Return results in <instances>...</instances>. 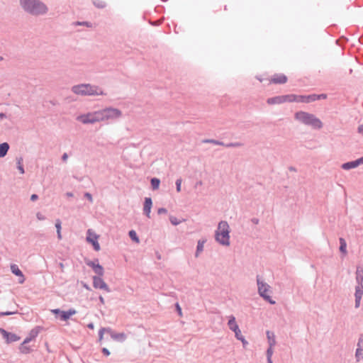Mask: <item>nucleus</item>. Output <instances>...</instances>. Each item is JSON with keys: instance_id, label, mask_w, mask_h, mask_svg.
Segmentation results:
<instances>
[{"instance_id": "4", "label": "nucleus", "mask_w": 363, "mask_h": 363, "mask_svg": "<svg viewBox=\"0 0 363 363\" xmlns=\"http://www.w3.org/2000/svg\"><path fill=\"white\" fill-rule=\"evenodd\" d=\"M22 8L33 15L45 13L47 11L46 6L42 1H21Z\"/></svg>"}, {"instance_id": "25", "label": "nucleus", "mask_w": 363, "mask_h": 363, "mask_svg": "<svg viewBox=\"0 0 363 363\" xmlns=\"http://www.w3.org/2000/svg\"><path fill=\"white\" fill-rule=\"evenodd\" d=\"M9 149V145L7 143L0 144V157H4Z\"/></svg>"}, {"instance_id": "35", "label": "nucleus", "mask_w": 363, "mask_h": 363, "mask_svg": "<svg viewBox=\"0 0 363 363\" xmlns=\"http://www.w3.org/2000/svg\"><path fill=\"white\" fill-rule=\"evenodd\" d=\"M169 220H170L171 223L174 225L180 223V221L178 220V219L176 217L170 216Z\"/></svg>"}, {"instance_id": "1", "label": "nucleus", "mask_w": 363, "mask_h": 363, "mask_svg": "<svg viewBox=\"0 0 363 363\" xmlns=\"http://www.w3.org/2000/svg\"><path fill=\"white\" fill-rule=\"evenodd\" d=\"M72 91L76 94L85 95V96H100L105 95L104 91L96 86H92L89 84H82L74 86L72 89Z\"/></svg>"}, {"instance_id": "11", "label": "nucleus", "mask_w": 363, "mask_h": 363, "mask_svg": "<svg viewBox=\"0 0 363 363\" xmlns=\"http://www.w3.org/2000/svg\"><path fill=\"white\" fill-rule=\"evenodd\" d=\"M93 286L95 289H99L104 290L106 292H110V288L106 284L103 279L99 277H93Z\"/></svg>"}, {"instance_id": "3", "label": "nucleus", "mask_w": 363, "mask_h": 363, "mask_svg": "<svg viewBox=\"0 0 363 363\" xmlns=\"http://www.w3.org/2000/svg\"><path fill=\"white\" fill-rule=\"evenodd\" d=\"M295 118L306 125H311L314 128L319 129L323 125L322 122L314 115L304 111L297 112L295 114Z\"/></svg>"}, {"instance_id": "26", "label": "nucleus", "mask_w": 363, "mask_h": 363, "mask_svg": "<svg viewBox=\"0 0 363 363\" xmlns=\"http://www.w3.org/2000/svg\"><path fill=\"white\" fill-rule=\"evenodd\" d=\"M267 336L269 345L271 346V347H273L276 344L274 334L270 331H267Z\"/></svg>"}, {"instance_id": "29", "label": "nucleus", "mask_w": 363, "mask_h": 363, "mask_svg": "<svg viewBox=\"0 0 363 363\" xmlns=\"http://www.w3.org/2000/svg\"><path fill=\"white\" fill-rule=\"evenodd\" d=\"M340 250L342 252L345 254L347 252V251H346L347 245H346L345 240L343 238H340Z\"/></svg>"}, {"instance_id": "7", "label": "nucleus", "mask_w": 363, "mask_h": 363, "mask_svg": "<svg viewBox=\"0 0 363 363\" xmlns=\"http://www.w3.org/2000/svg\"><path fill=\"white\" fill-rule=\"evenodd\" d=\"M104 333L109 334L112 339L117 340V341H120V342L125 340V339L126 337L125 334L123 333H115L113 330H112L109 328H101L99 333V339L100 342L103 340Z\"/></svg>"}, {"instance_id": "12", "label": "nucleus", "mask_w": 363, "mask_h": 363, "mask_svg": "<svg viewBox=\"0 0 363 363\" xmlns=\"http://www.w3.org/2000/svg\"><path fill=\"white\" fill-rule=\"evenodd\" d=\"M0 333L6 339L7 343L16 342L20 340V337L17 336L16 334L8 333L2 328H0Z\"/></svg>"}, {"instance_id": "18", "label": "nucleus", "mask_w": 363, "mask_h": 363, "mask_svg": "<svg viewBox=\"0 0 363 363\" xmlns=\"http://www.w3.org/2000/svg\"><path fill=\"white\" fill-rule=\"evenodd\" d=\"M363 295V285H359L356 287L355 291V306L358 308L360 304V301Z\"/></svg>"}, {"instance_id": "34", "label": "nucleus", "mask_w": 363, "mask_h": 363, "mask_svg": "<svg viewBox=\"0 0 363 363\" xmlns=\"http://www.w3.org/2000/svg\"><path fill=\"white\" fill-rule=\"evenodd\" d=\"M202 250H203V242L201 241H199L196 255L198 256L199 254L201 253Z\"/></svg>"}, {"instance_id": "15", "label": "nucleus", "mask_w": 363, "mask_h": 363, "mask_svg": "<svg viewBox=\"0 0 363 363\" xmlns=\"http://www.w3.org/2000/svg\"><path fill=\"white\" fill-rule=\"evenodd\" d=\"M287 82V77L282 74H276L272 77L269 79V82L272 84H284Z\"/></svg>"}, {"instance_id": "52", "label": "nucleus", "mask_w": 363, "mask_h": 363, "mask_svg": "<svg viewBox=\"0 0 363 363\" xmlns=\"http://www.w3.org/2000/svg\"><path fill=\"white\" fill-rule=\"evenodd\" d=\"M88 327H89V328H91V329H93V328H94V325H93L92 323H89V324L88 325Z\"/></svg>"}, {"instance_id": "55", "label": "nucleus", "mask_w": 363, "mask_h": 363, "mask_svg": "<svg viewBox=\"0 0 363 363\" xmlns=\"http://www.w3.org/2000/svg\"><path fill=\"white\" fill-rule=\"evenodd\" d=\"M3 60V57H0V61Z\"/></svg>"}, {"instance_id": "41", "label": "nucleus", "mask_w": 363, "mask_h": 363, "mask_svg": "<svg viewBox=\"0 0 363 363\" xmlns=\"http://www.w3.org/2000/svg\"><path fill=\"white\" fill-rule=\"evenodd\" d=\"M102 352L106 355V356H108L110 354V352L108 351V349L106 348H103L102 349Z\"/></svg>"}, {"instance_id": "45", "label": "nucleus", "mask_w": 363, "mask_h": 363, "mask_svg": "<svg viewBox=\"0 0 363 363\" xmlns=\"http://www.w3.org/2000/svg\"><path fill=\"white\" fill-rule=\"evenodd\" d=\"M358 132H359L360 134L363 135V125H359V126L358 127Z\"/></svg>"}, {"instance_id": "37", "label": "nucleus", "mask_w": 363, "mask_h": 363, "mask_svg": "<svg viewBox=\"0 0 363 363\" xmlns=\"http://www.w3.org/2000/svg\"><path fill=\"white\" fill-rule=\"evenodd\" d=\"M267 357H272L273 354V347H271L270 345L267 351Z\"/></svg>"}, {"instance_id": "48", "label": "nucleus", "mask_w": 363, "mask_h": 363, "mask_svg": "<svg viewBox=\"0 0 363 363\" xmlns=\"http://www.w3.org/2000/svg\"><path fill=\"white\" fill-rule=\"evenodd\" d=\"M37 217L39 220H43L44 219L43 216L40 214V213H38L37 214Z\"/></svg>"}, {"instance_id": "49", "label": "nucleus", "mask_w": 363, "mask_h": 363, "mask_svg": "<svg viewBox=\"0 0 363 363\" xmlns=\"http://www.w3.org/2000/svg\"><path fill=\"white\" fill-rule=\"evenodd\" d=\"M86 25L87 26H89L88 23H79V22H77L76 23V25Z\"/></svg>"}, {"instance_id": "36", "label": "nucleus", "mask_w": 363, "mask_h": 363, "mask_svg": "<svg viewBox=\"0 0 363 363\" xmlns=\"http://www.w3.org/2000/svg\"><path fill=\"white\" fill-rule=\"evenodd\" d=\"M176 185H177V192H180L181 191V186H182V179H178L177 180Z\"/></svg>"}, {"instance_id": "43", "label": "nucleus", "mask_w": 363, "mask_h": 363, "mask_svg": "<svg viewBox=\"0 0 363 363\" xmlns=\"http://www.w3.org/2000/svg\"><path fill=\"white\" fill-rule=\"evenodd\" d=\"M51 312L55 313V314H60V312H62L60 309H52L51 310Z\"/></svg>"}, {"instance_id": "5", "label": "nucleus", "mask_w": 363, "mask_h": 363, "mask_svg": "<svg viewBox=\"0 0 363 363\" xmlns=\"http://www.w3.org/2000/svg\"><path fill=\"white\" fill-rule=\"evenodd\" d=\"M100 115L99 111H97L79 116L77 119L84 124L94 123L101 121Z\"/></svg>"}, {"instance_id": "27", "label": "nucleus", "mask_w": 363, "mask_h": 363, "mask_svg": "<svg viewBox=\"0 0 363 363\" xmlns=\"http://www.w3.org/2000/svg\"><path fill=\"white\" fill-rule=\"evenodd\" d=\"M235 332V337H237V339L240 340V341H242V342L245 345L247 344V341L245 340L244 337L241 334V331L238 328L237 329Z\"/></svg>"}, {"instance_id": "16", "label": "nucleus", "mask_w": 363, "mask_h": 363, "mask_svg": "<svg viewBox=\"0 0 363 363\" xmlns=\"http://www.w3.org/2000/svg\"><path fill=\"white\" fill-rule=\"evenodd\" d=\"M11 270L13 274H14L16 276L19 277L18 282L20 284H23L25 281V277L23 274L22 272L19 269L18 267L16 264H11Z\"/></svg>"}, {"instance_id": "2", "label": "nucleus", "mask_w": 363, "mask_h": 363, "mask_svg": "<svg viewBox=\"0 0 363 363\" xmlns=\"http://www.w3.org/2000/svg\"><path fill=\"white\" fill-rule=\"evenodd\" d=\"M230 226L225 221L219 223L216 233V240L224 246L230 245Z\"/></svg>"}, {"instance_id": "42", "label": "nucleus", "mask_w": 363, "mask_h": 363, "mask_svg": "<svg viewBox=\"0 0 363 363\" xmlns=\"http://www.w3.org/2000/svg\"><path fill=\"white\" fill-rule=\"evenodd\" d=\"M13 313H15L14 312H2V313H0V316L1 315H11Z\"/></svg>"}, {"instance_id": "8", "label": "nucleus", "mask_w": 363, "mask_h": 363, "mask_svg": "<svg viewBox=\"0 0 363 363\" xmlns=\"http://www.w3.org/2000/svg\"><path fill=\"white\" fill-rule=\"evenodd\" d=\"M257 284L259 295L271 304H274L275 301H273L271 298V296L269 295V293L271 292L270 286L264 283L261 282L259 277H257Z\"/></svg>"}, {"instance_id": "19", "label": "nucleus", "mask_w": 363, "mask_h": 363, "mask_svg": "<svg viewBox=\"0 0 363 363\" xmlns=\"http://www.w3.org/2000/svg\"><path fill=\"white\" fill-rule=\"evenodd\" d=\"M152 206V199L150 198H145L144 203V213L145 214L150 218V211Z\"/></svg>"}, {"instance_id": "14", "label": "nucleus", "mask_w": 363, "mask_h": 363, "mask_svg": "<svg viewBox=\"0 0 363 363\" xmlns=\"http://www.w3.org/2000/svg\"><path fill=\"white\" fill-rule=\"evenodd\" d=\"M325 97H326V96L324 94H320V95L312 94V95H308V96H301L300 101L302 103H310L311 101H314L318 99H325Z\"/></svg>"}, {"instance_id": "46", "label": "nucleus", "mask_w": 363, "mask_h": 363, "mask_svg": "<svg viewBox=\"0 0 363 363\" xmlns=\"http://www.w3.org/2000/svg\"><path fill=\"white\" fill-rule=\"evenodd\" d=\"M99 301L101 302V304H104L105 303V301H104V298L103 296H99Z\"/></svg>"}, {"instance_id": "22", "label": "nucleus", "mask_w": 363, "mask_h": 363, "mask_svg": "<svg viewBox=\"0 0 363 363\" xmlns=\"http://www.w3.org/2000/svg\"><path fill=\"white\" fill-rule=\"evenodd\" d=\"M356 279L359 285H363V268L361 267L357 268Z\"/></svg>"}, {"instance_id": "6", "label": "nucleus", "mask_w": 363, "mask_h": 363, "mask_svg": "<svg viewBox=\"0 0 363 363\" xmlns=\"http://www.w3.org/2000/svg\"><path fill=\"white\" fill-rule=\"evenodd\" d=\"M101 121L117 118L121 116V111L117 108H107L99 111Z\"/></svg>"}, {"instance_id": "54", "label": "nucleus", "mask_w": 363, "mask_h": 363, "mask_svg": "<svg viewBox=\"0 0 363 363\" xmlns=\"http://www.w3.org/2000/svg\"><path fill=\"white\" fill-rule=\"evenodd\" d=\"M67 196L69 197L73 196V194L72 193H67Z\"/></svg>"}, {"instance_id": "21", "label": "nucleus", "mask_w": 363, "mask_h": 363, "mask_svg": "<svg viewBox=\"0 0 363 363\" xmlns=\"http://www.w3.org/2000/svg\"><path fill=\"white\" fill-rule=\"evenodd\" d=\"M284 102H301V95H295V94H289L283 96Z\"/></svg>"}, {"instance_id": "32", "label": "nucleus", "mask_w": 363, "mask_h": 363, "mask_svg": "<svg viewBox=\"0 0 363 363\" xmlns=\"http://www.w3.org/2000/svg\"><path fill=\"white\" fill-rule=\"evenodd\" d=\"M355 355H356V357L357 359V361H359L362 357L363 350L361 349V348H357V350H356Z\"/></svg>"}, {"instance_id": "17", "label": "nucleus", "mask_w": 363, "mask_h": 363, "mask_svg": "<svg viewBox=\"0 0 363 363\" xmlns=\"http://www.w3.org/2000/svg\"><path fill=\"white\" fill-rule=\"evenodd\" d=\"M86 264L91 267L96 274H97L99 276H103L104 268L99 264L95 263L94 262L92 261H89L86 262Z\"/></svg>"}, {"instance_id": "28", "label": "nucleus", "mask_w": 363, "mask_h": 363, "mask_svg": "<svg viewBox=\"0 0 363 363\" xmlns=\"http://www.w3.org/2000/svg\"><path fill=\"white\" fill-rule=\"evenodd\" d=\"M55 227L57 228V238L59 240L62 239V234H61V221L57 219L55 223Z\"/></svg>"}, {"instance_id": "50", "label": "nucleus", "mask_w": 363, "mask_h": 363, "mask_svg": "<svg viewBox=\"0 0 363 363\" xmlns=\"http://www.w3.org/2000/svg\"><path fill=\"white\" fill-rule=\"evenodd\" d=\"M268 363H272V357H267Z\"/></svg>"}, {"instance_id": "20", "label": "nucleus", "mask_w": 363, "mask_h": 363, "mask_svg": "<svg viewBox=\"0 0 363 363\" xmlns=\"http://www.w3.org/2000/svg\"><path fill=\"white\" fill-rule=\"evenodd\" d=\"M77 311L74 309H69L67 311H62L60 312V319L62 320H68L72 315H74Z\"/></svg>"}, {"instance_id": "13", "label": "nucleus", "mask_w": 363, "mask_h": 363, "mask_svg": "<svg viewBox=\"0 0 363 363\" xmlns=\"http://www.w3.org/2000/svg\"><path fill=\"white\" fill-rule=\"evenodd\" d=\"M363 164V157H361L357 160L348 162L342 164V168L345 170H349L350 169H354L357 167L359 165Z\"/></svg>"}, {"instance_id": "51", "label": "nucleus", "mask_w": 363, "mask_h": 363, "mask_svg": "<svg viewBox=\"0 0 363 363\" xmlns=\"http://www.w3.org/2000/svg\"><path fill=\"white\" fill-rule=\"evenodd\" d=\"M60 267L62 271L64 270V264L62 263H60Z\"/></svg>"}, {"instance_id": "44", "label": "nucleus", "mask_w": 363, "mask_h": 363, "mask_svg": "<svg viewBox=\"0 0 363 363\" xmlns=\"http://www.w3.org/2000/svg\"><path fill=\"white\" fill-rule=\"evenodd\" d=\"M37 199H38V196L36 194L31 195V196H30L31 201H35Z\"/></svg>"}, {"instance_id": "24", "label": "nucleus", "mask_w": 363, "mask_h": 363, "mask_svg": "<svg viewBox=\"0 0 363 363\" xmlns=\"http://www.w3.org/2000/svg\"><path fill=\"white\" fill-rule=\"evenodd\" d=\"M267 103L269 104H282V103H284V99L283 96H279L269 99L267 100Z\"/></svg>"}, {"instance_id": "33", "label": "nucleus", "mask_w": 363, "mask_h": 363, "mask_svg": "<svg viewBox=\"0 0 363 363\" xmlns=\"http://www.w3.org/2000/svg\"><path fill=\"white\" fill-rule=\"evenodd\" d=\"M22 162H23V159L22 158H19L18 160V168L21 174H23L24 173V169H23V167L22 166Z\"/></svg>"}, {"instance_id": "47", "label": "nucleus", "mask_w": 363, "mask_h": 363, "mask_svg": "<svg viewBox=\"0 0 363 363\" xmlns=\"http://www.w3.org/2000/svg\"><path fill=\"white\" fill-rule=\"evenodd\" d=\"M67 157H68V155H67V153H65V154L62 155V160H63L64 161H66V160H67Z\"/></svg>"}, {"instance_id": "30", "label": "nucleus", "mask_w": 363, "mask_h": 363, "mask_svg": "<svg viewBox=\"0 0 363 363\" xmlns=\"http://www.w3.org/2000/svg\"><path fill=\"white\" fill-rule=\"evenodd\" d=\"M129 236L130 238L133 240L135 241V242L138 243L139 242V238L137 236V234L135 233V230H130L129 232Z\"/></svg>"}, {"instance_id": "39", "label": "nucleus", "mask_w": 363, "mask_h": 363, "mask_svg": "<svg viewBox=\"0 0 363 363\" xmlns=\"http://www.w3.org/2000/svg\"><path fill=\"white\" fill-rule=\"evenodd\" d=\"M84 196L90 201H93L92 196L89 193H85Z\"/></svg>"}, {"instance_id": "40", "label": "nucleus", "mask_w": 363, "mask_h": 363, "mask_svg": "<svg viewBox=\"0 0 363 363\" xmlns=\"http://www.w3.org/2000/svg\"><path fill=\"white\" fill-rule=\"evenodd\" d=\"M167 212V209H165L164 208H160L157 211L158 214L166 213Z\"/></svg>"}, {"instance_id": "10", "label": "nucleus", "mask_w": 363, "mask_h": 363, "mask_svg": "<svg viewBox=\"0 0 363 363\" xmlns=\"http://www.w3.org/2000/svg\"><path fill=\"white\" fill-rule=\"evenodd\" d=\"M38 331L35 330H33L30 332L29 337H26L24 340V341L23 342V343L21 345V346L19 347L21 352H22L23 354H27V353L30 352V349L28 347H27L26 345L27 343H28L29 342H30L32 340H33L38 335Z\"/></svg>"}, {"instance_id": "23", "label": "nucleus", "mask_w": 363, "mask_h": 363, "mask_svg": "<svg viewBox=\"0 0 363 363\" xmlns=\"http://www.w3.org/2000/svg\"><path fill=\"white\" fill-rule=\"evenodd\" d=\"M228 327L230 330L233 331H235L237 329L239 328L236 321L235 318L233 315H230L229 317L228 323Z\"/></svg>"}, {"instance_id": "9", "label": "nucleus", "mask_w": 363, "mask_h": 363, "mask_svg": "<svg viewBox=\"0 0 363 363\" xmlns=\"http://www.w3.org/2000/svg\"><path fill=\"white\" fill-rule=\"evenodd\" d=\"M99 238V235H98L93 230L89 229L87 230L86 241L93 245L94 249L96 251H99L101 249L100 245L98 242Z\"/></svg>"}, {"instance_id": "53", "label": "nucleus", "mask_w": 363, "mask_h": 363, "mask_svg": "<svg viewBox=\"0 0 363 363\" xmlns=\"http://www.w3.org/2000/svg\"><path fill=\"white\" fill-rule=\"evenodd\" d=\"M6 117V115L4 113H0V118H4Z\"/></svg>"}, {"instance_id": "31", "label": "nucleus", "mask_w": 363, "mask_h": 363, "mask_svg": "<svg viewBox=\"0 0 363 363\" xmlns=\"http://www.w3.org/2000/svg\"><path fill=\"white\" fill-rule=\"evenodd\" d=\"M160 180L157 178H153L151 180V185L154 189H157L160 186Z\"/></svg>"}, {"instance_id": "38", "label": "nucleus", "mask_w": 363, "mask_h": 363, "mask_svg": "<svg viewBox=\"0 0 363 363\" xmlns=\"http://www.w3.org/2000/svg\"><path fill=\"white\" fill-rule=\"evenodd\" d=\"M176 308H177V312L179 313V316H182V308H181L180 306L179 305V303L176 304Z\"/></svg>"}]
</instances>
